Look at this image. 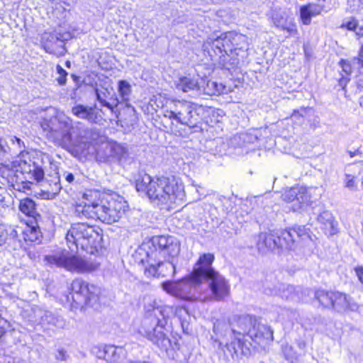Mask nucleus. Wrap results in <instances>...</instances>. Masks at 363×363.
<instances>
[{"mask_svg": "<svg viewBox=\"0 0 363 363\" xmlns=\"http://www.w3.org/2000/svg\"><path fill=\"white\" fill-rule=\"evenodd\" d=\"M62 176L65 179V180L69 183H72L74 180V176L71 172H65Z\"/></svg>", "mask_w": 363, "mask_h": 363, "instance_id": "53", "label": "nucleus"}, {"mask_svg": "<svg viewBox=\"0 0 363 363\" xmlns=\"http://www.w3.org/2000/svg\"><path fill=\"white\" fill-rule=\"evenodd\" d=\"M256 318L250 315H233L230 318V325L233 335L238 334L239 336L250 334V330Z\"/></svg>", "mask_w": 363, "mask_h": 363, "instance_id": "18", "label": "nucleus"}, {"mask_svg": "<svg viewBox=\"0 0 363 363\" xmlns=\"http://www.w3.org/2000/svg\"><path fill=\"white\" fill-rule=\"evenodd\" d=\"M339 64L342 67V72L345 73L346 76H349L352 72L350 64L344 60H341Z\"/></svg>", "mask_w": 363, "mask_h": 363, "instance_id": "48", "label": "nucleus"}, {"mask_svg": "<svg viewBox=\"0 0 363 363\" xmlns=\"http://www.w3.org/2000/svg\"><path fill=\"white\" fill-rule=\"evenodd\" d=\"M333 308L339 312L356 311L359 306L353 298L344 293L335 291Z\"/></svg>", "mask_w": 363, "mask_h": 363, "instance_id": "19", "label": "nucleus"}, {"mask_svg": "<svg viewBox=\"0 0 363 363\" xmlns=\"http://www.w3.org/2000/svg\"><path fill=\"white\" fill-rule=\"evenodd\" d=\"M335 291H325L323 290H318L315 292V298L320 304L325 308H332L333 306Z\"/></svg>", "mask_w": 363, "mask_h": 363, "instance_id": "31", "label": "nucleus"}, {"mask_svg": "<svg viewBox=\"0 0 363 363\" xmlns=\"http://www.w3.org/2000/svg\"><path fill=\"white\" fill-rule=\"evenodd\" d=\"M72 300L77 305L94 307L99 300L100 289L93 284H89L80 279H74L71 284Z\"/></svg>", "mask_w": 363, "mask_h": 363, "instance_id": "10", "label": "nucleus"}, {"mask_svg": "<svg viewBox=\"0 0 363 363\" xmlns=\"http://www.w3.org/2000/svg\"><path fill=\"white\" fill-rule=\"evenodd\" d=\"M359 60L363 62V45L359 54Z\"/></svg>", "mask_w": 363, "mask_h": 363, "instance_id": "57", "label": "nucleus"}, {"mask_svg": "<svg viewBox=\"0 0 363 363\" xmlns=\"http://www.w3.org/2000/svg\"><path fill=\"white\" fill-rule=\"evenodd\" d=\"M138 191L145 192L151 202L161 209L170 210L173 206L182 201L184 196V187L175 177H160L155 179L147 174L137 181Z\"/></svg>", "mask_w": 363, "mask_h": 363, "instance_id": "1", "label": "nucleus"}, {"mask_svg": "<svg viewBox=\"0 0 363 363\" xmlns=\"http://www.w3.org/2000/svg\"><path fill=\"white\" fill-rule=\"evenodd\" d=\"M59 41V39L52 33H44L42 37V44L45 50L48 53H54L53 44Z\"/></svg>", "mask_w": 363, "mask_h": 363, "instance_id": "35", "label": "nucleus"}, {"mask_svg": "<svg viewBox=\"0 0 363 363\" xmlns=\"http://www.w3.org/2000/svg\"><path fill=\"white\" fill-rule=\"evenodd\" d=\"M213 333L216 335L225 337L228 334L232 333L230 325V320L226 322L225 320H217L213 324Z\"/></svg>", "mask_w": 363, "mask_h": 363, "instance_id": "33", "label": "nucleus"}, {"mask_svg": "<svg viewBox=\"0 0 363 363\" xmlns=\"http://www.w3.org/2000/svg\"><path fill=\"white\" fill-rule=\"evenodd\" d=\"M95 93L96 99L101 103V104L103 106L107 107L108 108L113 110L112 105L106 100V99L107 98V94H108V90L106 89L96 88Z\"/></svg>", "mask_w": 363, "mask_h": 363, "instance_id": "36", "label": "nucleus"}, {"mask_svg": "<svg viewBox=\"0 0 363 363\" xmlns=\"http://www.w3.org/2000/svg\"><path fill=\"white\" fill-rule=\"evenodd\" d=\"M345 186L351 190H357V185L354 182V177L351 174H346Z\"/></svg>", "mask_w": 363, "mask_h": 363, "instance_id": "47", "label": "nucleus"}, {"mask_svg": "<svg viewBox=\"0 0 363 363\" xmlns=\"http://www.w3.org/2000/svg\"><path fill=\"white\" fill-rule=\"evenodd\" d=\"M9 328V323L0 315V338L4 335Z\"/></svg>", "mask_w": 363, "mask_h": 363, "instance_id": "50", "label": "nucleus"}, {"mask_svg": "<svg viewBox=\"0 0 363 363\" xmlns=\"http://www.w3.org/2000/svg\"><path fill=\"white\" fill-rule=\"evenodd\" d=\"M296 113H298V111H294V116H295V114H296Z\"/></svg>", "mask_w": 363, "mask_h": 363, "instance_id": "62", "label": "nucleus"}, {"mask_svg": "<svg viewBox=\"0 0 363 363\" xmlns=\"http://www.w3.org/2000/svg\"><path fill=\"white\" fill-rule=\"evenodd\" d=\"M66 241L72 252L79 247L89 250L96 249L101 240V236L94 226L84 223L72 225L66 234Z\"/></svg>", "mask_w": 363, "mask_h": 363, "instance_id": "4", "label": "nucleus"}, {"mask_svg": "<svg viewBox=\"0 0 363 363\" xmlns=\"http://www.w3.org/2000/svg\"><path fill=\"white\" fill-rule=\"evenodd\" d=\"M323 11V6L315 4H309L301 7L300 16L303 24L309 25L311 22V18L315 17Z\"/></svg>", "mask_w": 363, "mask_h": 363, "instance_id": "25", "label": "nucleus"}, {"mask_svg": "<svg viewBox=\"0 0 363 363\" xmlns=\"http://www.w3.org/2000/svg\"><path fill=\"white\" fill-rule=\"evenodd\" d=\"M213 260L214 255L211 253H204L200 256L191 274L189 284L198 285L206 278V276H209L212 272H216L211 267Z\"/></svg>", "mask_w": 363, "mask_h": 363, "instance_id": "15", "label": "nucleus"}, {"mask_svg": "<svg viewBox=\"0 0 363 363\" xmlns=\"http://www.w3.org/2000/svg\"><path fill=\"white\" fill-rule=\"evenodd\" d=\"M167 285H168V284H165V283H164V284H163V287H164V289L165 290H167Z\"/></svg>", "mask_w": 363, "mask_h": 363, "instance_id": "60", "label": "nucleus"}, {"mask_svg": "<svg viewBox=\"0 0 363 363\" xmlns=\"http://www.w3.org/2000/svg\"><path fill=\"white\" fill-rule=\"evenodd\" d=\"M293 289L292 286H287V291H291Z\"/></svg>", "mask_w": 363, "mask_h": 363, "instance_id": "61", "label": "nucleus"}, {"mask_svg": "<svg viewBox=\"0 0 363 363\" xmlns=\"http://www.w3.org/2000/svg\"><path fill=\"white\" fill-rule=\"evenodd\" d=\"M347 79L344 76H342V77L339 81V84L340 86H345L347 84Z\"/></svg>", "mask_w": 363, "mask_h": 363, "instance_id": "56", "label": "nucleus"}, {"mask_svg": "<svg viewBox=\"0 0 363 363\" xmlns=\"http://www.w3.org/2000/svg\"><path fill=\"white\" fill-rule=\"evenodd\" d=\"M249 336L254 341L260 343L262 340H272L273 331L270 327L257 322V320L255 319V324L252 325L251 330H250Z\"/></svg>", "mask_w": 363, "mask_h": 363, "instance_id": "23", "label": "nucleus"}, {"mask_svg": "<svg viewBox=\"0 0 363 363\" xmlns=\"http://www.w3.org/2000/svg\"><path fill=\"white\" fill-rule=\"evenodd\" d=\"M359 104L363 106V96L359 98Z\"/></svg>", "mask_w": 363, "mask_h": 363, "instance_id": "58", "label": "nucleus"}, {"mask_svg": "<svg viewBox=\"0 0 363 363\" xmlns=\"http://www.w3.org/2000/svg\"><path fill=\"white\" fill-rule=\"evenodd\" d=\"M223 40V48H224V55H229V53H232L234 50L233 41H236L239 40V38H242L240 33H238L235 32H228L222 34Z\"/></svg>", "mask_w": 363, "mask_h": 363, "instance_id": "29", "label": "nucleus"}, {"mask_svg": "<svg viewBox=\"0 0 363 363\" xmlns=\"http://www.w3.org/2000/svg\"><path fill=\"white\" fill-rule=\"evenodd\" d=\"M280 28L286 30L291 36H295L298 34L296 24L292 19H287Z\"/></svg>", "mask_w": 363, "mask_h": 363, "instance_id": "39", "label": "nucleus"}, {"mask_svg": "<svg viewBox=\"0 0 363 363\" xmlns=\"http://www.w3.org/2000/svg\"><path fill=\"white\" fill-rule=\"evenodd\" d=\"M74 116L80 119L87 121L91 123H99L102 121V116L95 111L94 107L77 104L72 108Z\"/></svg>", "mask_w": 363, "mask_h": 363, "instance_id": "20", "label": "nucleus"}, {"mask_svg": "<svg viewBox=\"0 0 363 363\" xmlns=\"http://www.w3.org/2000/svg\"><path fill=\"white\" fill-rule=\"evenodd\" d=\"M257 245L259 250L264 248L274 250L276 247H279L278 235L275 237L272 233H260L258 235Z\"/></svg>", "mask_w": 363, "mask_h": 363, "instance_id": "26", "label": "nucleus"}, {"mask_svg": "<svg viewBox=\"0 0 363 363\" xmlns=\"http://www.w3.org/2000/svg\"><path fill=\"white\" fill-rule=\"evenodd\" d=\"M241 36L242 37V38H239V40H236V41H233V48H234V50H237V49H242V48H244L245 47V45H247V38L245 35L241 34Z\"/></svg>", "mask_w": 363, "mask_h": 363, "instance_id": "46", "label": "nucleus"}, {"mask_svg": "<svg viewBox=\"0 0 363 363\" xmlns=\"http://www.w3.org/2000/svg\"><path fill=\"white\" fill-rule=\"evenodd\" d=\"M11 141L13 144L16 145L17 147L21 150L22 147H25L24 143L21 140L17 137H13L11 138Z\"/></svg>", "mask_w": 363, "mask_h": 363, "instance_id": "52", "label": "nucleus"}, {"mask_svg": "<svg viewBox=\"0 0 363 363\" xmlns=\"http://www.w3.org/2000/svg\"><path fill=\"white\" fill-rule=\"evenodd\" d=\"M78 137L80 138V143H89L91 139V131L89 128H84L79 130Z\"/></svg>", "mask_w": 363, "mask_h": 363, "instance_id": "44", "label": "nucleus"}, {"mask_svg": "<svg viewBox=\"0 0 363 363\" xmlns=\"http://www.w3.org/2000/svg\"><path fill=\"white\" fill-rule=\"evenodd\" d=\"M11 170L16 174V178L24 184V188L28 184L40 183L44 179V170L32 158L29 152L21 150L20 154L11 164Z\"/></svg>", "mask_w": 363, "mask_h": 363, "instance_id": "6", "label": "nucleus"}, {"mask_svg": "<svg viewBox=\"0 0 363 363\" xmlns=\"http://www.w3.org/2000/svg\"><path fill=\"white\" fill-rule=\"evenodd\" d=\"M356 274L360 282L363 284V267H358L355 269Z\"/></svg>", "mask_w": 363, "mask_h": 363, "instance_id": "54", "label": "nucleus"}, {"mask_svg": "<svg viewBox=\"0 0 363 363\" xmlns=\"http://www.w3.org/2000/svg\"><path fill=\"white\" fill-rule=\"evenodd\" d=\"M66 353L64 350H59L56 355V358L58 360H65V359Z\"/></svg>", "mask_w": 363, "mask_h": 363, "instance_id": "55", "label": "nucleus"}, {"mask_svg": "<svg viewBox=\"0 0 363 363\" xmlns=\"http://www.w3.org/2000/svg\"><path fill=\"white\" fill-rule=\"evenodd\" d=\"M8 237V233L4 225L0 224V246L3 245Z\"/></svg>", "mask_w": 363, "mask_h": 363, "instance_id": "51", "label": "nucleus"}, {"mask_svg": "<svg viewBox=\"0 0 363 363\" xmlns=\"http://www.w3.org/2000/svg\"><path fill=\"white\" fill-rule=\"evenodd\" d=\"M19 210L29 217H34L36 213L35 203L29 198L21 199L19 203Z\"/></svg>", "mask_w": 363, "mask_h": 363, "instance_id": "32", "label": "nucleus"}, {"mask_svg": "<svg viewBox=\"0 0 363 363\" xmlns=\"http://www.w3.org/2000/svg\"><path fill=\"white\" fill-rule=\"evenodd\" d=\"M308 240H311L308 232L307 229L301 226L281 230L278 234L279 247L280 248L294 250L296 242L303 241L306 242Z\"/></svg>", "mask_w": 363, "mask_h": 363, "instance_id": "13", "label": "nucleus"}, {"mask_svg": "<svg viewBox=\"0 0 363 363\" xmlns=\"http://www.w3.org/2000/svg\"><path fill=\"white\" fill-rule=\"evenodd\" d=\"M204 52L213 57L214 55H224L223 40L222 34L220 36L213 35L209 36L202 45Z\"/></svg>", "mask_w": 363, "mask_h": 363, "instance_id": "22", "label": "nucleus"}, {"mask_svg": "<svg viewBox=\"0 0 363 363\" xmlns=\"http://www.w3.org/2000/svg\"><path fill=\"white\" fill-rule=\"evenodd\" d=\"M128 157V149L117 143L106 145L103 152L98 151L96 153L97 160L102 162H121Z\"/></svg>", "mask_w": 363, "mask_h": 363, "instance_id": "16", "label": "nucleus"}, {"mask_svg": "<svg viewBox=\"0 0 363 363\" xmlns=\"http://www.w3.org/2000/svg\"><path fill=\"white\" fill-rule=\"evenodd\" d=\"M57 71L59 74L57 82L60 85H65L67 82V72L60 65L57 66Z\"/></svg>", "mask_w": 363, "mask_h": 363, "instance_id": "45", "label": "nucleus"}, {"mask_svg": "<svg viewBox=\"0 0 363 363\" xmlns=\"http://www.w3.org/2000/svg\"><path fill=\"white\" fill-rule=\"evenodd\" d=\"M225 347L233 357L235 355L248 356L250 354V347L242 340L240 337H235L230 343H226Z\"/></svg>", "mask_w": 363, "mask_h": 363, "instance_id": "24", "label": "nucleus"}, {"mask_svg": "<svg viewBox=\"0 0 363 363\" xmlns=\"http://www.w3.org/2000/svg\"><path fill=\"white\" fill-rule=\"evenodd\" d=\"M43 326L54 325L57 328H62L64 325V321L60 316H55L52 313L46 311V314L43 316V320L41 324Z\"/></svg>", "mask_w": 363, "mask_h": 363, "instance_id": "34", "label": "nucleus"}, {"mask_svg": "<svg viewBox=\"0 0 363 363\" xmlns=\"http://www.w3.org/2000/svg\"><path fill=\"white\" fill-rule=\"evenodd\" d=\"M29 230L30 231V235L28 237V239L30 241H35L39 240L40 237L41 236L40 230L35 227L30 228Z\"/></svg>", "mask_w": 363, "mask_h": 363, "instance_id": "49", "label": "nucleus"}, {"mask_svg": "<svg viewBox=\"0 0 363 363\" xmlns=\"http://www.w3.org/2000/svg\"><path fill=\"white\" fill-rule=\"evenodd\" d=\"M175 86L177 90L184 93L199 89L198 79L190 77L179 78V79L175 82Z\"/></svg>", "mask_w": 363, "mask_h": 363, "instance_id": "28", "label": "nucleus"}, {"mask_svg": "<svg viewBox=\"0 0 363 363\" xmlns=\"http://www.w3.org/2000/svg\"><path fill=\"white\" fill-rule=\"evenodd\" d=\"M104 353V359L110 363L118 362L125 355V352L123 347H118L114 345L105 346Z\"/></svg>", "mask_w": 363, "mask_h": 363, "instance_id": "27", "label": "nucleus"}, {"mask_svg": "<svg viewBox=\"0 0 363 363\" xmlns=\"http://www.w3.org/2000/svg\"><path fill=\"white\" fill-rule=\"evenodd\" d=\"M169 308L164 306H153L147 310L142 320L139 333L146 337L161 350H167L171 342L164 332L168 320Z\"/></svg>", "mask_w": 363, "mask_h": 363, "instance_id": "2", "label": "nucleus"}, {"mask_svg": "<svg viewBox=\"0 0 363 363\" xmlns=\"http://www.w3.org/2000/svg\"><path fill=\"white\" fill-rule=\"evenodd\" d=\"M153 255L147 254V259L141 260L144 267V274L147 278L167 277L175 274L174 258L162 260L161 257H156V255Z\"/></svg>", "mask_w": 363, "mask_h": 363, "instance_id": "9", "label": "nucleus"}, {"mask_svg": "<svg viewBox=\"0 0 363 363\" xmlns=\"http://www.w3.org/2000/svg\"><path fill=\"white\" fill-rule=\"evenodd\" d=\"M285 286L284 285H280L279 288L274 287V289H271L270 287H265L264 294L268 296H280L283 298H289L291 296L286 294L284 291Z\"/></svg>", "mask_w": 363, "mask_h": 363, "instance_id": "38", "label": "nucleus"}, {"mask_svg": "<svg viewBox=\"0 0 363 363\" xmlns=\"http://www.w3.org/2000/svg\"><path fill=\"white\" fill-rule=\"evenodd\" d=\"M355 154H356L355 152H352L351 151L350 152V155L351 157H354L355 155Z\"/></svg>", "mask_w": 363, "mask_h": 363, "instance_id": "59", "label": "nucleus"}, {"mask_svg": "<svg viewBox=\"0 0 363 363\" xmlns=\"http://www.w3.org/2000/svg\"><path fill=\"white\" fill-rule=\"evenodd\" d=\"M311 188L306 189L304 186H294L286 190L281 196L285 201L293 203L292 208L294 211H298L311 202Z\"/></svg>", "mask_w": 363, "mask_h": 363, "instance_id": "14", "label": "nucleus"}, {"mask_svg": "<svg viewBox=\"0 0 363 363\" xmlns=\"http://www.w3.org/2000/svg\"><path fill=\"white\" fill-rule=\"evenodd\" d=\"M118 91L122 98V100L124 101H128L131 92V87L130 84L124 80L120 81L118 82Z\"/></svg>", "mask_w": 363, "mask_h": 363, "instance_id": "37", "label": "nucleus"}, {"mask_svg": "<svg viewBox=\"0 0 363 363\" xmlns=\"http://www.w3.org/2000/svg\"><path fill=\"white\" fill-rule=\"evenodd\" d=\"M40 183L43 196L48 199H53L62 189L60 177L57 174L50 176L45 180L43 179Z\"/></svg>", "mask_w": 363, "mask_h": 363, "instance_id": "21", "label": "nucleus"}, {"mask_svg": "<svg viewBox=\"0 0 363 363\" xmlns=\"http://www.w3.org/2000/svg\"><path fill=\"white\" fill-rule=\"evenodd\" d=\"M202 108L188 101L172 100L167 102L164 116L189 128L198 127Z\"/></svg>", "mask_w": 363, "mask_h": 363, "instance_id": "5", "label": "nucleus"}, {"mask_svg": "<svg viewBox=\"0 0 363 363\" xmlns=\"http://www.w3.org/2000/svg\"><path fill=\"white\" fill-rule=\"evenodd\" d=\"M207 85H208V87L213 88V90L211 91V92L209 93L210 94L219 95V94H224L226 92L225 86H223L222 84H218L215 82H208Z\"/></svg>", "mask_w": 363, "mask_h": 363, "instance_id": "43", "label": "nucleus"}, {"mask_svg": "<svg viewBox=\"0 0 363 363\" xmlns=\"http://www.w3.org/2000/svg\"><path fill=\"white\" fill-rule=\"evenodd\" d=\"M152 245L155 247V252H152L156 257L174 258L179 253V244L173 236L160 235L153 237Z\"/></svg>", "mask_w": 363, "mask_h": 363, "instance_id": "12", "label": "nucleus"}, {"mask_svg": "<svg viewBox=\"0 0 363 363\" xmlns=\"http://www.w3.org/2000/svg\"><path fill=\"white\" fill-rule=\"evenodd\" d=\"M128 207L127 202L121 197H106V199L101 200V206L98 208L94 219L107 224L118 222L125 214Z\"/></svg>", "mask_w": 363, "mask_h": 363, "instance_id": "8", "label": "nucleus"}, {"mask_svg": "<svg viewBox=\"0 0 363 363\" xmlns=\"http://www.w3.org/2000/svg\"><path fill=\"white\" fill-rule=\"evenodd\" d=\"M40 125L47 136L56 142L65 145H75L72 141V133L69 132L71 121L69 118L63 119L56 116L50 119L43 118Z\"/></svg>", "mask_w": 363, "mask_h": 363, "instance_id": "7", "label": "nucleus"}, {"mask_svg": "<svg viewBox=\"0 0 363 363\" xmlns=\"http://www.w3.org/2000/svg\"><path fill=\"white\" fill-rule=\"evenodd\" d=\"M272 18L273 21V24L277 28H280L281 26L286 21L288 18L286 15L284 13H279L274 11L272 15Z\"/></svg>", "mask_w": 363, "mask_h": 363, "instance_id": "41", "label": "nucleus"}, {"mask_svg": "<svg viewBox=\"0 0 363 363\" xmlns=\"http://www.w3.org/2000/svg\"><path fill=\"white\" fill-rule=\"evenodd\" d=\"M345 26L348 30L354 31L357 36H363V26H360L357 21L353 19L347 22Z\"/></svg>", "mask_w": 363, "mask_h": 363, "instance_id": "42", "label": "nucleus"}, {"mask_svg": "<svg viewBox=\"0 0 363 363\" xmlns=\"http://www.w3.org/2000/svg\"><path fill=\"white\" fill-rule=\"evenodd\" d=\"M208 281L209 288L217 301H221L230 294V286L225 278L218 272H212L203 281Z\"/></svg>", "mask_w": 363, "mask_h": 363, "instance_id": "17", "label": "nucleus"}, {"mask_svg": "<svg viewBox=\"0 0 363 363\" xmlns=\"http://www.w3.org/2000/svg\"><path fill=\"white\" fill-rule=\"evenodd\" d=\"M45 264L51 267L62 268L69 272L89 273L97 270L99 263L72 254L67 250L57 251L44 257Z\"/></svg>", "mask_w": 363, "mask_h": 363, "instance_id": "3", "label": "nucleus"}, {"mask_svg": "<svg viewBox=\"0 0 363 363\" xmlns=\"http://www.w3.org/2000/svg\"><path fill=\"white\" fill-rule=\"evenodd\" d=\"M25 313L29 321L41 325L46 311L38 306H33L29 310L25 311Z\"/></svg>", "mask_w": 363, "mask_h": 363, "instance_id": "30", "label": "nucleus"}, {"mask_svg": "<svg viewBox=\"0 0 363 363\" xmlns=\"http://www.w3.org/2000/svg\"><path fill=\"white\" fill-rule=\"evenodd\" d=\"M103 199L106 198L104 196L101 198L99 191L86 190L82 195V201L75 206L76 216L80 218H95Z\"/></svg>", "mask_w": 363, "mask_h": 363, "instance_id": "11", "label": "nucleus"}, {"mask_svg": "<svg viewBox=\"0 0 363 363\" xmlns=\"http://www.w3.org/2000/svg\"><path fill=\"white\" fill-rule=\"evenodd\" d=\"M318 221L325 226L333 228L334 219L329 211H323L318 216Z\"/></svg>", "mask_w": 363, "mask_h": 363, "instance_id": "40", "label": "nucleus"}]
</instances>
